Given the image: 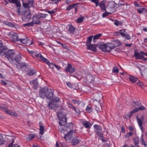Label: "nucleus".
I'll return each instance as SVG.
<instances>
[{
  "label": "nucleus",
  "instance_id": "1",
  "mask_svg": "<svg viewBox=\"0 0 147 147\" xmlns=\"http://www.w3.org/2000/svg\"><path fill=\"white\" fill-rule=\"evenodd\" d=\"M7 58L10 62L13 65H15L20 61L21 57L20 54L16 55L14 50H9L7 49L4 55Z\"/></svg>",
  "mask_w": 147,
  "mask_h": 147
},
{
  "label": "nucleus",
  "instance_id": "2",
  "mask_svg": "<svg viewBox=\"0 0 147 147\" xmlns=\"http://www.w3.org/2000/svg\"><path fill=\"white\" fill-rule=\"evenodd\" d=\"M121 43L119 41L117 40L107 45L101 44L99 46V48L105 52H109L111 49L116 47L121 46Z\"/></svg>",
  "mask_w": 147,
  "mask_h": 147
},
{
  "label": "nucleus",
  "instance_id": "3",
  "mask_svg": "<svg viewBox=\"0 0 147 147\" xmlns=\"http://www.w3.org/2000/svg\"><path fill=\"white\" fill-rule=\"evenodd\" d=\"M47 94L46 97L49 99L52 100L53 102H58L59 98L58 97H55L54 94V92L53 90L48 88H47Z\"/></svg>",
  "mask_w": 147,
  "mask_h": 147
},
{
  "label": "nucleus",
  "instance_id": "4",
  "mask_svg": "<svg viewBox=\"0 0 147 147\" xmlns=\"http://www.w3.org/2000/svg\"><path fill=\"white\" fill-rule=\"evenodd\" d=\"M20 11L22 13L19 15H17L18 16L22 15V19L24 21L28 22L30 20L31 18V15L29 10L22 11V9L20 8Z\"/></svg>",
  "mask_w": 147,
  "mask_h": 147
},
{
  "label": "nucleus",
  "instance_id": "5",
  "mask_svg": "<svg viewBox=\"0 0 147 147\" xmlns=\"http://www.w3.org/2000/svg\"><path fill=\"white\" fill-rule=\"evenodd\" d=\"M5 2V4L7 5L8 4V2L10 3L15 4L17 8V15H19L21 14L20 11V8L21 5L20 3V0H3Z\"/></svg>",
  "mask_w": 147,
  "mask_h": 147
},
{
  "label": "nucleus",
  "instance_id": "6",
  "mask_svg": "<svg viewBox=\"0 0 147 147\" xmlns=\"http://www.w3.org/2000/svg\"><path fill=\"white\" fill-rule=\"evenodd\" d=\"M47 15L46 14L42 13H40L38 15H34L32 18V21L34 22L35 24H40L39 19L42 18H45Z\"/></svg>",
  "mask_w": 147,
  "mask_h": 147
},
{
  "label": "nucleus",
  "instance_id": "7",
  "mask_svg": "<svg viewBox=\"0 0 147 147\" xmlns=\"http://www.w3.org/2000/svg\"><path fill=\"white\" fill-rule=\"evenodd\" d=\"M73 124L72 123H68L65 124L62 128L61 132L62 133L65 134L64 131H65L68 132L71 131L73 130Z\"/></svg>",
  "mask_w": 147,
  "mask_h": 147
},
{
  "label": "nucleus",
  "instance_id": "8",
  "mask_svg": "<svg viewBox=\"0 0 147 147\" xmlns=\"http://www.w3.org/2000/svg\"><path fill=\"white\" fill-rule=\"evenodd\" d=\"M58 117L59 120V125L61 126H63L65 125L67 123V118L66 117V115L64 114L62 115V113H61L58 115Z\"/></svg>",
  "mask_w": 147,
  "mask_h": 147
},
{
  "label": "nucleus",
  "instance_id": "9",
  "mask_svg": "<svg viewBox=\"0 0 147 147\" xmlns=\"http://www.w3.org/2000/svg\"><path fill=\"white\" fill-rule=\"evenodd\" d=\"M75 131H71L69 132L67 134L65 135L64 138L65 140L67 142H70L71 141L72 138L74 137L73 134H75Z\"/></svg>",
  "mask_w": 147,
  "mask_h": 147
},
{
  "label": "nucleus",
  "instance_id": "10",
  "mask_svg": "<svg viewBox=\"0 0 147 147\" xmlns=\"http://www.w3.org/2000/svg\"><path fill=\"white\" fill-rule=\"evenodd\" d=\"M94 127L96 134L100 137L102 138L103 136L102 133V129L101 127L98 125H96L94 126Z\"/></svg>",
  "mask_w": 147,
  "mask_h": 147
},
{
  "label": "nucleus",
  "instance_id": "11",
  "mask_svg": "<svg viewBox=\"0 0 147 147\" xmlns=\"http://www.w3.org/2000/svg\"><path fill=\"white\" fill-rule=\"evenodd\" d=\"M8 36L13 41H19V38L16 32H11L8 34Z\"/></svg>",
  "mask_w": 147,
  "mask_h": 147
},
{
  "label": "nucleus",
  "instance_id": "12",
  "mask_svg": "<svg viewBox=\"0 0 147 147\" xmlns=\"http://www.w3.org/2000/svg\"><path fill=\"white\" fill-rule=\"evenodd\" d=\"M34 1L33 0H29L27 3L24 2L23 1V6L26 9L29 10V8L33 5Z\"/></svg>",
  "mask_w": 147,
  "mask_h": 147
},
{
  "label": "nucleus",
  "instance_id": "13",
  "mask_svg": "<svg viewBox=\"0 0 147 147\" xmlns=\"http://www.w3.org/2000/svg\"><path fill=\"white\" fill-rule=\"evenodd\" d=\"M47 88H43L40 89L39 92V96L42 98H44L46 97V94H47Z\"/></svg>",
  "mask_w": 147,
  "mask_h": 147
},
{
  "label": "nucleus",
  "instance_id": "14",
  "mask_svg": "<svg viewBox=\"0 0 147 147\" xmlns=\"http://www.w3.org/2000/svg\"><path fill=\"white\" fill-rule=\"evenodd\" d=\"M137 120L139 126L142 130V131L143 132V127L142 126L143 124L142 122L144 121V118L143 115H142L140 119L139 118L138 116L137 117Z\"/></svg>",
  "mask_w": 147,
  "mask_h": 147
},
{
  "label": "nucleus",
  "instance_id": "15",
  "mask_svg": "<svg viewBox=\"0 0 147 147\" xmlns=\"http://www.w3.org/2000/svg\"><path fill=\"white\" fill-rule=\"evenodd\" d=\"M19 41L23 44H27V45H31L32 44V41L30 40H28V38L26 37L25 38H19Z\"/></svg>",
  "mask_w": 147,
  "mask_h": 147
},
{
  "label": "nucleus",
  "instance_id": "16",
  "mask_svg": "<svg viewBox=\"0 0 147 147\" xmlns=\"http://www.w3.org/2000/svg\"><path fill=\"white\" fill-rule=\"evenodd\" d=\"M7 49L5 46L3 45L2 41L0 40V54L1 56L4 55L6 50Z\"/></svg>",
  "mask_w": 147,
  "mask_h": 147
},
{
  "label": "nucleus",
  "instance_id": "17",
  "mask_svg": "<svg viewBox=\"0 0 147 147\" xmlns=\"http://www.w3.org/2000/svg\"><path fill=\"white\" fill-rule=\"evenodd\" d=\"M65 70L67 72L72 73L75 71V68L74 67H72L70 64L68 63V66L65 68Z\"/></svg>",
  "mask_w": 147,
  "mask_h": 147
},
{
  "label": "nucleus",
  "instance_id": "18",
  "mask_svg": "<svg viewBox=\"0 0 147 147\" xmlns=\"http://www.w3.org/2000/svg\"><path fill=\"white\" fill-rule=\"evenodd\" d=\"M87 49L91 50L92 51L95 52L96 51V45L95 44L92 45L90 44L89 45H86Z\"/></svg>",
  "mask_w": 147,
  "mask_h": 147
},
{
  "label": "nucleus",
  "instance_id": "19",
  "mask_svg": "<svg viewBox=\"0 0 147 147\" xmlns=\"http://www.w3.org/2000/svg\"><path fill=\"white\" fill-rule=\"evenodd\" d=\"M71 141L73 145H75L78 143L80 140L79 138L75 136L72 138Z\"/></svg>",
  "mask_w": 147,
  "mask_h": 147
},
{
  "label": "nucleus",
  "instance_id": "20",
  "mask_svg": "<svg viewBox=\"0 0 147 147\" xmlns=\"http://www.w3.org/2000/svg\"><path fill=\"white\" fill-rule=\"evenodd\" d=\"M7 107L5 106L4 105H0V108L5 113L9 115L11 111L8 110L7 109Z\"/></svg>",
  "mask_w": 147,
  "mask_h": 147
},
{
  "label": "nucleus",
  "instance_id": "21",
  "mask_svg": "<svg viewBox=\"0 0 147 147\" xmlns=\"http://www.w3.org/2000/svg\"><path fill=\"white\" fill-rule=\"evenodd\" d=\"M37 58L42 60L47 64L49 63V61L47 59L43 57L40 53H39L37 55Z\"/></svg>",
  "mask_w": 147,
  "mask_h": 147
},
{
  "label": "nucleus",
  "instance_id": "22",
  "mask_svg": "<svg viewBox=\"0 0 147 147\" xmlns=\"http://www.w3.org/2000/svg\"><path fill=\"white\" fill-rule=\"evenodd\" d=\"M7 138L8 140L7 142H9V144H13L15 138L13 136H7Z\"/></svg>",
  "mask_w": 147,
  "mask_h": 147
},
{
  "label": "nucleus",
  "instance_id": "23",
  "mask_svg": "<svg viewBox=\"0 0 147 147\" xmlns=\"http://www.w3.org/2000/svg\"><path fill=\"white\" fill-rule=\"evenodd\" d=\"M125 29H123L121 30H119V31L116 32L115 33V35L117 36L121 35L122 36H123L125 34Z\"/></svg>",
  "mask_w": 147,
  "mask_h": 147
},
{
  "label": "nucleus",
  "instance_id": "24",
  "mask_svg": "<svg viewBox=\"0 0 147 147\" xmlns=\"http://www.w3.org/2000/svg\"><path fill=\"white\" fill-rule=\"evenodd\" d=\"M81 122H82V124L86 128H89L91 124L88 121L86 120H82Z\"/></svg>",
  "mask_w": 147,
  "mask_h": 147
},
{
  "label": "nucleus",
  "instance_id": "25",
  "mask_svg": "<svg viewBox=\"0 0 147 147\" xmlns=\"http://www.w3.org/2000/svg\"><path fill=\"white\" fill-rule=\"evenodd\" d=\"M69 28L68 29V31L71 34H74V31L76 29V28L74 27V26H73L71 25H69Z\"/></svg>",
  "mask_w": 147,
  "mask_h": 147
},
{
  "label": "nucleus",
  "instance_id": "26",
  "mask_svg": "<svg viewBox=\"0 0 147 147\" xmlns=\"http://www.w3.org/2000/svg\"><path fill=\"white\" fill-rule=\"evenodd\" d=\"M137 109V108H135L130 112V113L128 114L127 115V117L129 118H130L131 117V116L133 115L134 113L138 111Z\"/></svg>",
  "mask_w": 147,
  "mask_h": 147
},
{
  "label": "nucleus",
  "instance_id": "27",
  "mask_svg": "<svg viewBox=\"0 0 147 147\" xmlns=\"http://www.w3.org/2000/svg\"><path fill=\"white\" fill-rule=\"evenodd\" d=\"M98 5L100 7L102 11H106V9L104 1H101L99 4Z\"/></svg>",
  "mask_w": 147,
  "mask_h": 147
},
{
  "label": "nucleus",
  "instance_id": "28",
  "mask_svg": "<svg viewBox=\"0 0 147 147\" xmlns=\"http://www.w3.org/2000/svg\"><path fill=\"white\" fill-rule=\"evenodd\" d=\"M30 83L31 84H33L34 86V89H36L37 88L38 85L37 81L36 80H35L31 81H30Z\"/></svg>",
  "mask_w": 147,
  "mask_h": 147
},
{
  "label": "nucleus",
  "instance_id": "29",
  "mask_svg": "<svg viewBox=\"0 0 147 147\" xmlns=\"http://www.w3.org/2000/svg\"><path fill=\"white\" fill-rule=\"evenodd\" d=\"M48 105L49 109L51 108V109H54L56 107V105L53 102L49 103Z\"/></svg>",
  "mask_w": 147,
  "mask_h": 147
},
{
  "label": "nucleus",
  "instance_id": "30",
  "mask_svg": "<svg viewBox=\"0 0 147 147\" xmlns=\"http://www.w3.org/2000/svg\"><path fill=\"white\" fill-rule=\"evenodd\" d=\"M39 133L41 135H42L44 134V126H43L41 125H39Z\"/></svg>",
  "mask_w": 147,
  "mask_h": 147
},
{
  "label": "nucleus",
  "instance_id": "31",
  "mask_svg": "<svg viewBox=\"0 0 147 147\" xmlns=\"http://www.w3.org/2000/svg\"><path fill=\"white\" fill-rule=\"evenodd\" d=\"M77 5V4H74L72 5H70L67 7L66 10L67 11H70L71 9L75 8V7H76Z\"/></svg>",
  "mask_w": 147,
  "mask_h": 147
},
{
  "label": "nucleus",
  "instance_id": "32",
  "mask_svg": "<svg viewBox=\"0 0 147 147\" xmlns=\"http://www.w3.org/2000/svg\"><path fill=\"white\" fill-rule=\"evenodd\" d=\"M129 80L132 83H134L136 82L137 80V78L133 76H130Z\"/></svg>",
  "mask_w": 147,
  "mask_h": 147
},
{
  "label": "nucleus",
  "instance_id": "33",
  "mask_svg": "<svg viewBox=\"0 0 147 147\" xmlns=\"http://www.w3.org/2000/svg\"><path fill=\"white\" fill-rule=\"evenodd\" d=\"M18 61L16 65H17V66L18 67H19V68H22L23 67H26V64L24 63H19Z\"/></svg>",
  "mask_w": 147,
  "mask_h": 147
},
{
  "label": "nucleus",
  "instance_id": "34",
  "mask_svg": "<svg viewBox=\"0 0 147 147\" xmlns=\"http://www.w3.org/2000/svg\"><path fill=\"white\" fill-rule=\"evenodd\" d=\"M101 36V34H96L94 36H93V41L94 42H96V40L98 39Z\"/></svg>",
  "mask_w": 147,
  "mask_h": 147
},
{
  "label": "nucleus",
  "instance_id": "35",
  "mask_svg": "<svg viewBox=\"0 0 147 147\" xmlns=\"http://www.w3.org/2000/svg\"><path fill=\"white\" fill-rule=\"evenodd\" d=\"M5 142V140L3 136L0 134V145L3 144Z\"/></svg>",
  "mask_w": 147,
  "mask_h": 147
},
{
  "label": "nucleus",
  "instance_id": "36",
  "mask_svg": "<svg viewBox=\"0 0 147 147\" xmlns=\"http://www.w3.org/2000/svg\"><path fill=\"white\" fill-rule=\"evenodd\" d=\"M34 23L32 21L31 22L25 24H24L23 26H24L30 27V26H33L34 25Z\"/></svg>",
  "mask_w": 147,
  "mask_h": 147
},
{
  "label": "nucleus",
  "instance_id": "37",
  "mask_svg": "<svg viewBox=\"0 0 147 147\" xmlns=\"http://www.w3.org/2000/svg\"><path fill=\"white\" fill-rule=\"evenodd\" d=\"M93 37V36H90L88 37V39L87 41L86 42V45L88 44V45L91 44L90 42H91L92 37Z\"/></svg>",
  "mask_w": 147,
  "mask_h": 147
},
{
  "label": "nucleus",
  "instance_id": "38",
  "mask_svg": "<svg viewBox=\"0 0 147 147\" xmlns=\"http://www.w3.org/2000/svg\"><path fill=\"white\" fill-rule=\"evenodd\" d=\"M55 147H67V146L64 143H61L59 145L58 144L57 142Z\"/></svg>",
  "mask_w": 147,
  "mask_h": 147
},
{
  "label": "nucleus",
  "instance_id": "39",
  "mask_svg": "<svg viewBox=\"0 0 147 147\" xmlns=\"http://www.w3.org/2000/svg\"><path fill=\"white\" fill-rule=\"evenodd\" d=\"M132 105L134 107H139L141 105L140 103L137 102H133L132 103Z\"/></svg>",
  "mask_w": 147,
  "mask_h": 147
},
{
  "label": "nucleus",
  "instance_id": "40",
  "mask_svg": "<svg viewBox=\"0 0 147 147\" xmlns=\"http://www.w3.org/2000/svg\"><path fill=\"white\" fill-rule=\"evenodd\" d=\"M36 73V71L35 70L30 69V71L27 72V74L30 76L33 75Z\"/></svg>",
  "mask_w": 147,
  "mask_h": 147
},
{
  "label": "nucleus",
  "instance_id": "41",
  "mask_svg": "<svg viewBox=\"0 0 147 147\" xmlns=\"http://www.w3.org/2000/svg\"><path fill=\"white\" fill-rule=\"evenodd\" d=\"M30 54L34 58H37V55L38 54L37 53L33 51H31Z\"/></svg>",
  "mask_w": 147,
  "mask_h": 147
},
{
  "label": "nucleus",
  "instance_id": "42",
  "mask_svg": "<svg viewBox=\"0 0 147 147\" xmlns=\"http://www.w3.org/2000/svg\"><path fill=\"white\" fill-rule=\"evenodd\" d=\"M119 72V69L117 66H114L113 68L112 72L118 73Z\"/></svg>",
  "mask_w": 147,
  "mask_h": 147
},
{
  "label": "nucleus",
  "instance_id": "43",
  "mask_svg": "<svg viewBox=\"0 0 147 147\" xmlns=\"http://www.w3.org/2000/svg\"><path fill=\"white\" fill-rule=\"evenodd\" d=\"M134 142L135 146H137V145H138V144L139 143V139L138 137H136L134 139Z\"/></svg>",
  "mask_w": 147,
  "mask_h": 147
},
{
  "label": "nucleus",
  "instance_id": "44",
  "mask_svg": "<svg viewBox=\"0 0 147 147\" xmlns=\"http://www.w3.org/2000/svg\"><path fill=\"white\" fill-rule=\"evenodd\" d=\"M122 22L121 21L115 20L114 22V24L117 26H118L122 25Z\"/></svg>",
  "mask_w": 147,
  "mask_h": 147
},
{
  "label": "nucleus",
  "instance_id": "45",
  "mask_svg": "<svg viewBox=\"0 0 147 147\" xmlns=\"http://www.w3.org/2000/svg\"><path fill=\"white\" fill-rule=\"evenodd\" d=\"M138 11L140 13H141L144 11H145L146 9L145 8H139L137 9Z\"/></svg>",
  "mask_w": 147,
  "mask_h": 147
},
{
  "label": "nucleus",
  "instance_id": "46",
  "mask_svg": "<svg viewBox=\"0 0 147 147\" xmlns=\"http://www.w3.org/2000/svg\"><path fill=\"white\" fill-rule=\"evenodd\" d=\"M4 23L5 24L11 26V27H14V24H13L9 22H4Z\"/></svg>",
  "mask_w": 147,
  "mask_h": 147
},
{
  "label": "nucleus",
  "instance_id": "47",
  "mask_svg": "<svg viewBox=\"0 0 147 147\" xmlns=\"http://www.w3.org/2000/svg\"><path fill=\"white\" fill-rule=\"evenodd\" d=\"M57 12V9H56L49 11L48 10L47 12L50 14L55 13Z\"/></svg>",
  "mask_w": 147,
  "mask_h": 147
},
{
  "label": "nucleus",
  "instance_id": "48",
  "mask_svg": "<svg viewBox=\"0 0 147 147\" xmlns=\"http://www.w3.org/2000/svg\"><path fill=\"white\" fill-rule=\"evenodd\" d=\"M122 37H124L127 40H130L131 39L130 36L129 35L127 34V32L125 33V34Z\"/></svg>",
  "mask_w": 147,
  "mask_h": 147
},
{
  "label": "nucleus",
  "instance_id": "49",
  "mask_svg": "<svg viewBox=\"0 0 147 147\" xmlns=\"http://www.w3.org/2000/svg\"><path fill=\"white\" fill-rule=\"evenodd\" d=\"M136 108H137L138 110V111L139 110H140V111H142L144 110H145L146 109V108L145 107L143 106V105H141L140 106V107H136Z\"/></svg>",
  "mask_w": 147,
  "mask_h": 147
},
{
  "label": "nucleus",
  "instance_id": "50",
  "mask_svg": "<svg viewBox=\"0 0 147 147\" xmlns=\"http://www.w3.org/2000/svg\"><path fill=\"white\" fill-rule=\"evenodd\" d=\"M72 102L75 104H77L79 105L81 102L80 100H77L76 99H73L72 100Z\"/></svg>",
  "mask_w": 147,
  "mask_h": 147
},
{
  "label": "nucleus",
  "instance_id": "51",
  "mask_svg": "<svg viewBox=\"0 0 147 147\" xmlns=\"http://www.w3.org/2000/svg\"><path fill=\"white\" fill-rule=\"evenodd\" d=\"M99 1L100 0H91L92 2L94 3L95 4L96 7H97L98 5Z\"/></svg>",
  "mask_w": 147,
  "mask_h": 147
},
{
  "label": "nucleus",
  "instance_id": "52",
  "mask_svg": "<svg viewBox=\"0 0 147 147\" xmlns=\"http://www.w3.org/2000/svg\"><path fill=\"white\" fill-rule=\"evenodd\" d=\"M84 19V18L83 17H80L77 20L76 22L77 23H81L82 22Z\"/></svg>",
  "mask_w": 147,
  "mask_h": 147
},
{
  "label": "nucleus",
  "instance_id": "53",
  "mask_svg": "<svg viewBox=\"0 0 147 147\" xmlns=\"http://www.w3.org/2000/svg\"><path fill=\"white\" fill-rule=\"evenodd\" d=\"M141 138V144L144 145V146H146V144L145 143L143 139V134L142 135Z\"/></svg>",
  "mask_w": 147,
  "mask_h": 147
},
{
  "label": "nucleus",
  "instance_id": "54",
  "mask_svg": "<svg viewBox=\"0 0 147 147\" xmlns=\"http://www.w3.org/2000/svg\"><path fill=\"white\" fill-rule=\"evenodd\" d=\"M35 135L30 134L28 135V139L29 140H32L35 137Z\"/></svg>",
  "mask_w": 147,
  "mask_h": 147
},
{
  "label": "nucleus",
  "instance_id": "55",
  "mask_svg": "<svg viewBox=\"0 0 147 147\" xmlns=\"http://www.w3.org/2000/svg\"><path fill=\"white\" fill-rule=\"evenodd\" d=\"M76 112V113L77 114H79L80 111L78 109L74 107H73V109Z\"/></svg>",
  "mask_w": 147,
  "mask_h": 147
},
{
  "label": "nucleus",
  "instance_id": "56",
  "mask_svg": "<svg viewBox=\"0 0 147 147\" xmlns=\"http://www.w3.org/2000/svg\"><path fill=\"white\" fill-rule=\"evenodd\" d=\"M49 65V67L52 69L54 68V66H55V64L54 63H51L49 62V63L47 64Z\"/></svg>",
  "mask_w": 147,
  "mask_h": 147
},
{
  "label": "nucleus",
  "instance_id": "57",
  "mask_svg": "<svg viewBox=\"0 0 147 147\" xmlns=\"http://www.w3.org/2000/svg\"><path fill=\"white\" fill-rule=\"evenodd\" d=\"M129 6V5L126 4H124L123 5V10L124 11H125L128 9V8L127 6Z\"/></svg>",
  "mask_w": 147,
  "mask_h": 147
},
{
  "label": "nucleus",
  "instance_id": "58",
  "mask_svg": "<svg viewBox=\"0 0 147 147\" xmlns=\"http://www.w3.org/2000/svg\"><path fill=\"white\" fill-rule=\"evenodd\" d=\"M7 147H20V146L17 144H15L14 145L9 144Z\"/></svg>",
  "mask_w": 147,
  "mask_h": 147
},
{
  "label": "nucleus",
  "instance_id": "59",
  "mask_svg": "<svg viewBox=\"0 0 147 147\" xmlns=\"http://www.w3.org/2000/svg\"><path fill=\"white\" fill-rule=\"evenodd\" d=\"M139 53L137 52H135L134 54V56L136 57V59H138V58L139 56Z\"/></svg>",
  "mask_w": 147,
  "mask_h": 147
},
{
  "label": "nucleus",
  "instance_id": "60",
  "mask_svg": "<svg viewBox=\"0 0 147 147\" xmlns=\"http://www.w3.org/2000/svg\"><path fill=\"white\" fill-rule=\"evenodd\" d=\"M139 53L137 52H135L134 54V56L136 57V59H138V58L139 56Z\"/></svg>",
  "mask_w": 147,
  "mask_h": 147
},
{
  "label": "nucleus",
  "instance_id": "61",
  "mask_svg": "<svg viewBox=\"0 0 147 147\" xmlns=\"http://www.w3.org/2000/svg\"><path fill=\"white\" fill-rule=\"evenodd\" d=\"M133 133L132 132H129L127 133L126 135V137H129L131 136L133 134Z\"/></svg>",
  "mask_w": 147,
  "mask_h": 147
},
{
  "label": "nucleus",
  "instance_id": "62",
  "mask_svg": "<svg viewBox=\"0 0 147 147\" xmlns=\"http://www.w3.org/2000/svg\"><path fill=\"white\" fill-rule=\"evenodd\" d=\"M137 85L138 86H139L140 87L142 88V87L143 84L142 82H141L140 81L138 82L137 83Z\"/></svg>",
  "mask_w": 147,
  "mask_h": 147
},
{
  "label": "nucleus",
  "instance_id": "63",
  "mask_svg": "<svg viewBox=\"0 0 147 147\" xmlns=\"http://www.w3.org/2000/svg\"><path fill=\"white\" fill-rule=\"evenodd\" d=\"M111 14V13L109 12V13L106 12L105 13H104L103 14L102 16L104 18V17L108 16L109 14Z\"/></svg>",
  "mask_w": 147,
  "mask_h": 147
},
{
  "label": "nucleus",
  "instance_id": "64",
  "mask_svg": "<svg viewBox=\"0 0 147 147\" xmlns=\"http://www.w3.org/2000/svg\"><path fill=\"white\" fill-rule=\"evenodd\" d=\"M10 115H12V116H17V114L16 113H14L13 112H10Z\"/></svg>",
  "mask_w": 147,
  "mask_h": 147
}]
</instances>
